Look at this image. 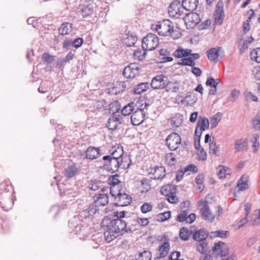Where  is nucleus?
<instances>
[{
    "mask_svg": "<svg viewBox=\"0 0 260 260\" xmlns=\"http://www.w3.org/2000/svg\"><path fill=\"white\" fill-rule=\"evenodd\" d=\"M94 204L97 206L107 205L109 203V197L107 193H100L94 196Z\"/></svg>",
    "mask_w": 260,
    "mask_h": 260,
    "instance_id": "obj_19",
    "label": "nucleus"
},
{
    "mask_svg": "<svg viewBox=\"0 0 260 260\" xmlns=\"http://www.w3.org/2000/svg\"><path fill=\"white\" fill-rule=\"evenodd\" d=\"M228 232L222 230H219L214 232H211L210 233V237L211 238L215 237L225 238L227 237Z\"/></svg>",
    "mask_w": 260,
    "mask_h": 260,
    "instance_id": "obj_38",
    "label": "nucleus"
},
{
    "mask_svg": "<svg viewBox=\"0 0 260 260\" xmlns=\"http://www.w3.org/2000/svg\"><path fill=\"white\" fill-rule=\"evenodd\" d=\"M197 248L198 251L203 254L206 253L209 250L208 244L206 243V241L199 242L197 246Z\"/></svg>",
    "mask_w": 260,
    "mask_h": 260,
    "instance_id": "obj_36",
    "label": "nucleus"
},
{
    "mask_svg": "<svg viewBox=\"0 0 260 260\" xmlns=\"http://www.w3.org/2000/svg\"><path fill=\"white\" fill-rule=\"evenodd\" d=\"M110 193L115 197V204L116 206H125L131 204L132 198L126 193L118 192L117 195L113 192L112 189L110 188Z\"/></svg>",
    "mask_w": 260,
    "mask_h": 260,
    "instance_id": "obj_8",
    "label": "nucleus"
},
{
    "mask_svg": "<svg viewBox=\"0 0 260 260\" xmlns=\"http://www.w3.org/2000/svg\"><path fill=\"white\" fill-rule=\"evenodd\" d=\"M168 197V201L169 202L172 204H176L178 202V198L175 195H174L173 193L169 195Z\"/></svg>",
    "mask_w": 260,
    "mask_h": 260,
    "instance_id": "obj_59",
    "label": "nucleus"
},
{
    "mask_svg": "<svg viewBox=\"0 0 260 260\" xmlns=\"http://www.w3.org/2000/svg\"><path fill=\"white\" fill-rule=\"evenodd\" d=\"M110 153L108 156L114 159H119L123 157V150L121 146H113L110 150Z\"/></svg>",
    "mask_w": 260,
    "mask_h": 260,
    "instance_id": "obj_20",
    "label": "nucleus"
},
{
    "mask_svg": "<svg viewBox=\"0 0 260 260\" xmlns=\"http://www.w3.org/2000/svg\"><path fill=\"white\" fill-rule=\"evenodd\" d=\"M79 216L80 217L82 218H87L90 217V214L89 213V211L88 210V208L86 207L84 209H83L82 211L79 213Z\"/></svg>",
    "mask_w": 260,
    "mask_h": 260,
    "instance_id": "obj_62",
    "label": "nucleus"
},
{
    "mask_svg": "<svg viewBox=\"0 0 260 260\" xmlns=\"http://www.w3.org/2000/svg\"><path fill=\"white\" fill-rule=\"evenodd\" d=\"M101 182L97 180H91L88 185V188L91 190L96 191L100 188Z\"/></svg>",
    "mask_w": 260,
    "mask_h": 260,
    "instance_id": "obj_48",
    "label": "nucleus"
},
{
    "mask_svg": "<svg viewBox=\"0 0 260 260\" xmlns=\"http://www.w3.org/2000/svg\"><path fill=\"white\" fill-rule=\"evenodd\" d=\"M212 250L216 254V258L218 260L228 256L229 247L224 242H218L215 243L212 248Z\"/></svg>",
    "mask_w": 260,
    "mask_h": 260,
    "instance_id": "obj_6",
    "label": "nucleus"
},
{
    "mask_svg": "<svg viewBox=\"0 0 260 260\" xmlns=\"http://www.w3.org/2000/svg\"><path fill=\"white\" fill-rule=\"evenodd\" d=\"M151 180L147 178H143L141 181V188H142L141 192L148 191L151 188L150 183Z\"/></svg>",
    "mask_w": 260,
    "mask_h": 260,
    "instance_id": "obj_32",
    "label": "nucleus"
},
{
    "mask_svg": "<svg viewBox=\"0 0 260 260\" xmlns=\"http://www.w3.org/2000/svg\"><path fill=\"white\" fill-rule=\"evenodd\" d=\"M209 122L208 119L205 117H201L197 126L199 129H200L201 131H204L206 128H208L209 127Z\"/></svg>",
    "mask_w": 260,
    "mask_h": 260,
    "instance_id": "obj_35",
    "label": "nucleus"
},
{
    "mask_svg": "<svg viewBox=\"0 0 260 260\" xmlns=\"http://www.w3.org/2000/svg\"><path fill=\"white\" fill-rule=\"evenodd\" d=\"M165 88L168 91L176 92L179 88V85L176 82H166Z\"/></svg>",
    "mask_w": 260,
    "mask_h": 260,
    "instance_id": "obj_33",
    "label": "nucleus"
},
{
    "mask_svg": "<svg viewBox=\"0 0 260 260\" xmlns=\"http://www.w3.org/2000/svg\"><path fill=\"white\" fill-rule=\"evenodd\" d=\"M248 13L250 14V16L248 19L246 20L243 24V29L244 33H246L250 29L249 22L250 21L251 17L254 15V11L252 9L249 10Z\"/></svg>",
    "mask_w": 260,
    "mask_h": 260,
    "instance_id": "obj_42",
    "label": "nucleus"
},
{
    "mask_svg": "<svg viewBox=\"0 0 260 260\" xmlns=\"http://www.w3.org/2000/svg\"><path fill=\"white\" fill-rule=\"evenodd\" d=\"M218 169L217 175L220 179L224 178L225 177L226 174H229V169L228 168H225L223 166H219Z\"/></svg>",
    "mask_w": 260,
    "mask_h": 260,
    "instance_id": "obj_46",
    "label": "nucleus"
},
{
    "mask_svg": "<svg viewBox=\"0 0 260 260\" xmlns=\"http://www.w3.org/2000/svg\"><path fill=\"white\" fill-rule=\"evenodd\" d=\"M221 113L218 112L211 118V129H213L217 125L219 121L221 119Z\"/></svg>",
    "mask_w": 260,
    "mask_h": 260,
    "instance_id": "obj_37",
    "label": "nucleus"
},
{
    "mask_svg": "<svg viewBox=\"0 0 260 260\" xmlns=\"http://www.w3.org/2000/svg\"><path fill=\"white\" fill-rule=\"evenodd\" d=\"M129 160V158L127 156H123L118 160L119 163V169L121 170H124L128 168L129 166V162L128 161Z\"/></svg>",
    "mask_w": 260,
    "mask_h": 260,
    "instance_id": "obj_39",
    "label": "nucleus"
},
{
    "mask_svg": "<svg viewBox=\"0 0 260 260\" xmlns=\"http://www.w3.org/2000/svg\"><path fill=\"white\" fill-rule=\"evenodd\" d=\"M140 66L136 63H130L125 67L123 71V75L126 78H134L139 74Z\"/></svg>",
    "mask_w": 260,
    "mask_h": 260,
    "instance_id": "obj_12",
    "label": "nucleus"
},
{
    "mask_svg": "<svg viewBox=\"0 0 260 260\" xmlns=\"http://www.w3.org/2000/svg\"><path fill=\"white\" fill-rule=\"evenodd\" d=\"M102 159L104 161V166L109 171L115 172L119 169L118 159L111 158L109 156H104Z\"/></svg>",
    "mask_w": 260,
    "mask_h": 260,
    "instance_id": "obj_13",
    "label": "nucleus"
},
{
    "mask_svg": "<svg viewBox=\"0 0 260 260\" xmlns=\"http://www.w3.org/2000/svg\"><path fill=\"white\" fill-rule=\"evenodd\" d=\"M185 9L180 1H173L169 7L168 13L170 17L175 18H179L182 14Z\"/></svg>",
    "mask_w": 260,
    "mask_h": 260,
    "instance_id": "obj_5",
    "label": "nucleus"
},
{
    "mask_svg": "<svg viewBox=\"0 0 260 260\" xmlns=\"http://www.w3.org/2000/svg\"><path fill=\"white\" fill-rule=\"evenodd\" d=\"M96 205H91L88 207L90 217L95 215L96 213H99V209L96 208Z\"/></svg>",
    "mask_w": 260,
    "mask_h": 260,
    "instance_id": "obj_58",
    "label": "nucleus"
},
{
    "mask_svg": "<svg viewBox=\"0 0 260 260\" xmlns=\"http://www.w3.org/2000/svg\"><path fill=\"white\" fill-rule=\"evenodd\" d=\"M159 39L157 36L153 34L149 33L142 41V47L145 50L151 51L155 49L158 46Z\"/></svg>",
    "mask_w": 260,
    "mask_h": 260,
    "instance_id": "obj_3",
    "label": "nucleus"
},
{
    "mask_svg": "<svg viewBox=\"0 0 260 260\" xmlns=\"http://www.w3.org/2000/svg\"><path fill=\"white\" fill-rule=\"evenodd\" d=\"M184 170L185 173L188 171L196 173L198 171V168L195 165L191 164L185 167Z\"/></svg>",
    "mask_w": 260,
    "mask_h": 260,
    "instance_id": "obj_61",
    "label": "nucleus"
},
{
    "mask_svg": "<svg viewBox=\"0 0 260 260\" xmlns=\"http://www.w3.org/2000/svg\"><path fill=\"white\" fill-rule=\"evenodd\" d=\"M183 20L187 29L192 28L200 21V17L197 13L191 12L186 14Z\"/></svg>",
    "mask_w": 260,
    "mask_h": 260,
    "instance_id": "obj_10",
    "label": "nucleus"
},
{
    "mask_svg": "<svg viewBox=\"0 0 260 260\" xmlns=\"http://www.w3.org/2000/svg\"><path fill=\"white\" fill-rule=\"evenodd\" d=\"M181 141L180 136L177 133H172L166 139V145L171 151L176 150Z\"/></svg>",
    "mask_w": 260,
    "mask_h": 260,
    "instance_id": "obj_7",
    "label": "nucleus"
},
{
    "mask_svg": "<svg viewBox=\"0 0 260 260\" xmlns=\"http://www.w3.org/2000/svg\"><path fill=\"white\" fill-rule=\"evenodd\" d=\"M135 108H137V104L131 102L122 108L121 113L124 116L128 115L135 109Z\"/></svg>",
    "mask_w": 260,
    "mask_h": 260,
    "instance_id": "obj_23",
    "label": "nucleus"
},
{
    "mask_svg": "<svg viewBox=\"0 0 260 260\" xmlns=\"http://www.w3.org/2000/svg\"><path fill=\"white\" fill-rule=\"evenodd\" d=\"M154 179H161L166 175V169L164 167H155L153 173Z\"/></svg>",
    "mask_w": 260,
    "mask_h": 260,
    "instance_id": "obj_26",
    "label": "nucleus"
},
{
    "mask_svg": "<svg viewBox=\"0 0 260 260\" xmlns=\"http://www.w3.org/2000/svg\"><path fill=\"white\" fill-rule=\"evenodd\" d=\"M171 185H164L160 189V192L162 194L165 196H168L172 192H171Z\"/></svg>",
    "mask_w": 260,
    "mask_h": 260,
    "instance_id": "obj_52",
    "label": "nucleus"
},
{
    "mask_svg": "<svg viewBox=\"0 0 260 260\" xmlns=\"http://www.w3.org/2000/svg\"><path fill=\"white\" fill-rule=\"evenodd\" d=\"M152 210V206L150 203L146 202L141 207V210L143 213H147Z\"/></svg>",
    "mask_w": 260,
    "mask_h": 260,
    "instance_id": "obj_51",
    "label": "nucleus"
},
{
    "mask_svg": "<svg viewBox=\"0 0 260 260\" xmlns=\"http://www.w3.org/2000/svg\"><path fill=\"white\" fill-rule=\"evenodd\" d=\"M86 159L93 160L102 156L101 150L99 147L90 146L85 151Z\"/></svg>",
    "mask_w": 260,
    "mask_h": 260,
    "instance_id": "obj_15",
    "label": "nucleus"
},
{
    "mask_svg": "<svg viewBox=\"0 0 260 260\" xmlns=\"http://www.w3.org/2000/svg\"><path fill=\"white\" fill-rule=\"evenodd\" d=\"M259 138V136L258 134H255L252 135V138L251 140V142L252 143V147L254 148L253 152L256 153L259 147V144L257 142V139Z\"/></svg>",
    "mask_w": 260,
    "mask_h": 260,
    "instance_id": "obj_40",
    "label": "nucleus"
},
{
    "mask_svg": "<svg viewBox=\"0 0 260 260\" xmlns=\"http://www.w3.org/2000/svg\"><path fill=\"white\" fill-rule=\"evenodd\" d=\"M192 50L191 49H178L174 52V55L177 58H181L182 57H186L191 53Z\"/></svg>",
    "mask_w": 260,
    "mask_h": 260,
    "instance_id": "obj_30",
    "label": "nucleus"
},
{
    "mask_svg": "<svg viewBox=\"0 0 260 260\" xmlns=\"http://www.w3.org/2000/svg\"><path fill=\"white\" fill-rule=\"evenodd\" d=\"M166 161L170 166L174 165L176 162V159L174 153H170L167 154L166 156Z\"/></svg>",
    "mask_w": 260,
    "mask_h": 260,
    "instance_id": "obj_45",
    "label": "nucleus"
},
{
    "mask_svg": "<svg viewBox=\"0 0 260 260\" xmlns=\"http://www.w3.org/2000/svg\"><path fill=\"white\" fill-rule=\"evenodd\" d=\"M42 58L44 61L48 63H51L54 60V57L47 53L43 54Z\"/></svg>",
    "mask_w": 260,
    "mask_h": 260,
    "instance_id": "obj_55",
    "label": "nucleus"
},
{
    "mask_svg": "<svg viewBox=\"0 0 260 260\" xmlns=\"http://www.w3.org/2000/svg\"><path fill=\"white\" fill-rule=\"evenodd\" d=\"M247 146V142L246 139H239L235 141V149L236 152H239L245 149Z\"/></svg>",
    "mask_w": 260,
    "mask_h": 260,
    "instance_id": "obj_28",
    "label": "nucleus"
},
{
    "mask_svg": "<svg viewBox=\"0 0 260 260\" xmlns=\"http://www.w3.org/2000/svg\"><path fill=\"white\" fill-rule=\"evenodd\" d=\"M182 3L185 10L193 11L197 8L199 0H183Z\"/></svg>",
    "mask_w": 260,
    "mask_h": 260,
    "instance_id": "obj_21",
    "label": "nucleus"
},
{
    "mask_svg": "<svg viewBox=\"0 0 260 260\" xmlns=\"http://www.w3.org/2000/svg\"><path fill=\"white\" fill-rule=\"evenodd\" d=\"M151 29L155 30L159 35L162 36H171L174 31L173 23L169 19H165L157 24H152Z\"/></svg>",
    "mask_w": 260,
    "mask_h": 260,
    "instance_id": "obj_2",
    "label": "nucleus"
},
{
    "mask_svg": "<svg viewBox=\"0 0 260 260\" xmlns=\"http://www.w3.org/2000/svg\"><path fill=\"white\" fill-rule=\"evenodd\" d=\"M219 151V147L217 145L216 143L212 142L209 144V153L211 154L218 155Z\"/></svg>",
    "mask_w": 260,
    "mask_h": 260,
    "instance_id": "obj_43",
    "label": "nucleus"
},
{
    "mask_svg": "<svg viewBox=\"0 0 260 260\" xmlns=\"http://www.w3.org/2000/svg\"><path fill=\"white\" fill-rule=\"evenodd\" d=\"M170 216V211H167L164 213H161L157 215V220L158 221H164L168 219Z\"/></svg>",
    "mask_w": 260,
    "mask_h": 260,
    "instance_id": "obj_49",
    "label": "nucleus"
},
{
    "mask_svg": "<svg viewBox=\"0 0 260 260\" xmlns=\"http://www.w3.org/2000/svg\"><path fill=\"white\" fill-rule=\"evenodd\" d=\"M128 222L125 220L118 218L111 219L109 217H105L101 225L105 231L104 236L107 242H110L119 235L131 231L127 226Z\"/></svg>",
    "mask_w": 260,
    "mask_h": 260,
    "instance_id": "obj_1",
    "label": "nucleus"
},
{
    "mask_svg": "<svg viewBox=\"0 0 260 260\" xmlns=\"http://www.w3.org/2000/svg\"><path fill=\"white\" fill-rule=\"evenodd\" d=\"M119 178V176L117 174L110 176L108 180L109 184L113 186L117 185L120 183Z\"/></svg>",
    "mask_w": 260,
    "mask_h": 260,
    "instance_id": "obj_53",
    "label": "nucleus"
},
{
    "mask_svg": "<svg viewBox=\"0 0 260 260\" xmlns=\"http://www.w3.org/2000/svg\"><path fill=\"white\" fill-rule=\"evenodd\" d=\"M179 64L182 66L193 67L196 63L192 58L189 57L188 58H184L180 59V61L179 62Z\"/></svg>",
    "mask_w": 260,
    "mask_h": 260,
    "instance_id": "obj_44",
    "label": "nucleus"
},
{
    "mask_svg": "<svg viewBox=\"0 0 260 260\" xmlns=\"http://www.w3.org/2000/svg\"><path fill=\"white\" fill-rule=\"evenodd\" d=\"M167 81V77L166 76L159 75L153 78L150 85L154 89H163L165 87Z\"/></svg>",
    "mask_w": 260,
    "mask_h": 260,
    "instance_id": "obj_14",
    "label": "nucleus"
},
{
    "mask_svg": "<svg viewBox=\"0 0 260 260\" xmlns=\"http://www.w3.org/2000/svg\"><path fill=\"white\" fill-rule=\"evenodd\" d=\"M253 128L256 130H260V116L258 114L255 116L252 120Z\"/></svg>",
    "mask_w": 260,
    "mask_h": 260,
    "instance_id": "obj_54",
    "label": "nucleus"
},
{
    "mask_svg": "<svg viewBox=\"0 0 260 260\" xmlns=\"http://www.w3.org/2000/svg\"><path fill=\"white\" fill-rule=\"evenodd\" d=\"M247 181L248 177L246 175H242L238 181L237 186L239 187L238 190L243 191L247 189L248 188Z\"/></svg>",
    "mask_w": 260,
    "mask_h": 260,
    "instance_id": "obj_25",
    "label": "nucleus"
},
{
    "mask_svg": "<svg viewBox=\"0 0 260 260\" xmlns=\"http://www.w3.org/2000/svg\"><path fill=\"white\" fill-rule=\"evenodd\" d=\"M148 106V104H145L144 108H140V103L137 104V109L131 115V122L134 125H138L144 121L145 116L144 110Z\"/></svg>",
    "mask_w": 260,
    "mask_h": 260,
    "instance_id": "obj_4",
    "label": "nucleus"
},
{
    "mask_svg": "<svg viewBox=\"0 0 260 260\" xmlns=\"http://www.w3.org/2000/svg\"><path fill=\"white\" fill-rule=\"evenodd\" d=\"M72 30V24L69 22L63 23L59 28V34L62 36L67 35Z\"/></svg>",
    "mask_w": 260,
    "mask_h": 260,
    "instance_id": "obj_22",
    "label": "nucleus"
},
{
    "mask_svg": "<svg viewBox=\"0 0 260 260\" xmlns=\"http://www.w3.org/2000/svg\"><path fill=\"white\" fill-rule=\"evenodd\" d=\"M78 171V169L75 165H71L65 169L64 174L67 178H72L75 176Z\"/></svg>",
    "mask_w": 260,
    "mask_h": 260,
    "instance_id": "obj_29",
    "label": "nucleus"
},
{
    "mask_svg": "<svg viewBox=\"0 0 260 260\" xmlns=\"http://www.w3.org/2000/svg\"><path fill=\"white\" fill-rule=\"evenodd\" d=\"M140 255L141 260H150L151 258V253L149 251H144L140 253Z\"/></svg>",
    "mask_w": 260,
    "mask_h": 260,
    "instance_id": "obj_57",
    "label": "nucleus"
},
{
    "mask_svg": "<svg viewBox=\"0 0 260 260\" xmlns=\"http://www.w3.org/2000/svg\"><path fill=\"white\" fill-rule=\"evenodd\" d=\"M0 205L4 210L8 211L13 205L11 193L9 191H0Z\"/></svg>",
    "mask_w": 260,
    "mask_h": 260,
    "instance_id": "obj_9",
    "label": "nucleus"
},
{
    "mask_svg": "<svg viewBox=\"0 0 260 260\" xmlns=\"http://www.w3.org/2000/svg\"><path fill=\"white\" fill-rule=\"evenodd\" d=\"M207 237V234L205 230L201 229L196 232L193 236V238L196 241L200 242L205 241Z\"/></svg>",
    "mask_w": 260,
    "mask_h": 260,
    "instance_id": "obj_27",
    "label": "nucleus"
},
{
    "mask_svg": "<svg viewBox=\"0 0 260 260\" xmlns=\"http://www.w3.org/2000/svg\"><path fill=\"white\" fill-rule=\"evenodd\" d=\"M250 55L252 60L257 62H260V48L253 49L250 52Z\"/></svg>",
    "mask_w": 260,
    "mask_h": 260,
    "instance_id": "obj_41",
    "label": "nucleus"
},
{
    "mask_svg": "<svg viewBox=\"0 0 260 260\" xmlns=\"http://www.w3.org/2000/svg\"><path fill=\"white\" fill-rule=\"evenodd\" d=\"M137 39L136 37L130 36L127 37L126 40H124V43L129 47L133 46L135 45Z\"/></svg>",
    "mask_w": 260,
    "mask_h": 260,
    "instance_id": "obj_56",
    "label": "nucleus"
},
{
    "mask_svg": "<svg viewBox=\"0 0 260 260\" xmlns=\"http://www.w3.org/2000/svg\"><path fill=\"white\" fill-rule=\"evenodd\" d=\"M83 40L82 38H78L73 41V47L78 48L80 47L83 44Z\"/></svg>",
    "mask_w": 260,
    "mask_h": 260,
    "instance_id": "obj_60",
    "label": "nucleus"
},
{
    "mask_svg": "<svg viewBox=\"0 0 260 260\" xmlns=\"http://www.w3.org/2000/svg\"><path fill=\"white\" fill-rule=\"evenodd\" d=\"M188 213L187 209L181 210V212L178 215L177 218V221L183 222L185 221L186 222Z\"/></svg>",
    "mask_w": 260,
    "mask_h": 260,
    "instance_id": "obj_50",
    "label": "nucleus"
},
{
    "mask_svg": "<svg viewBox=\"0 0 260 260\" xmlns=\"http://www.w3.org/2000/svg\"><path fill=\"white\" fill-rule=\"evenodd\" d=\"M170 249V243L169 242H165L163 244L159 247V250L160 251L159 255L160 257H166L168 253V251Z\"/></svg>",
    "mask_w": 260,
    "mask_h": 260,
    "instance_id": "obj_34",
    "label": "nucleus"
},
{
    "mask_svg": "<svg viewBox=\"0 0 260 260\" xmlns=\"http://www.w3.org/2000/svg\"><path fill=\"white\" fill-rule=\"evenodd\" d=\"M206 53L208 58L215 62L219 61L224 56V51L220 47L211 48Z\"/></svg>",
    "mask_w": 260,
    "mask_h": 260,
    "instance_id": "obj_11",
    "label": "nucleus"
},
{
    "mask_svg": "<svg viewBox=\"0 0 260 260\" xmlns=\"http://www.w3.org/2000/svg\"><path fill=\"white\" fill-rule=\"evenodd\" d=\"M179 236L182 240L187 241L189 237L188 229L184 227L182 228L180 230Z\"/></svg>",
    "mask_w": 260,
    "mask_h": 260,
    "instance_id": "obj_47",
    "label": "nucleus"
},
{
    "mask_svg": "<svg viewBox=\"0 0 260 260\" xmlns=\"http://www.w3.org/2000/svg\"><path fill=\"white\" fill-rule=\"evenodd\" d=\"M239 91L237 89H234L232 91L231 93V96L232 99V101L233 102H235L237 100V99L239 96Z\"/></svg>",
    "mask_w": 260,
    "mask_h": 260,
    "instance_id": "obj_63",
    "label": "nucleus"
},
{
    "mask_svg": "<svg viewBox=\"0 0 260 260\" xmlns=\"http://www.w3.org/2000/svg\"><path fill=\"white\" fill-rule=\"evenodd\" d=\"M214 17L216 23L220 25L222 23L224 17V13L223 11V4L222 1H219L217 4Z\"/></svg>",
    "mask_w": 260,
    "mask_h": 260,
    "instance_id": "obj_16",
    "label": "nucleus"
},
{
    "mask_svg": "<svg viewBox=\"0 0 260 260\" xmlns=\"http://www.w3.org/2000/svg\"><path fill=\"white\" fill-rule=\"evenodd\" d=\"M149 87V84L148 82L141 83L137 85L133 89L135 94H140L141 93L146 91Z\"/></svg>",
    "mask_w": 260,
    "mask_h": 260,
    "instance_id": "obj_24",
    "label": "nucleus"
},
{
    "mask_svg": "<svg viewBox=\"0 0 260 260\" xmlns=\"http://www.w3.org/2000/svg\"><path fill=\"white\" fill-rule=\"evenodd\" d=\"M121 122L122 117L120 115H112L109 117L107 123V126L111 130H114L121 123Z\"/></svg>",
    "mask_w": 260,
    "mask_h": 260,
    "instance_id": "obj_18",
    "label": "nucleus"
},
{
    "mask_svg": "<svg viewBox=\"0 0 260 260\" xmlns=\"http://www.w3.org/2000/svg\"><path fill=\"white\" fill-rule=\"evenodd\" d=\"M147 50L144 49L142 47V48L137 49L134 52L133 55L134 58L139 60H143L146 56V51Z\"/></svg>",
    "mask_w": 260,
    "mask_h": 260,
    "instance_id": "obj_31",
    "label": "nucleus"
},
{
    "mask_svg": "<svg viewBox=\"0 0 260 260\" xmlns=\"http://www.w3.org/2000/svg\"><path fill=\"white\" fill-rule=\"evenodd\" d=\"M200 211L203 218L205 220L210 222L213 221L214 216L212 214L206 201L203 202V206L201 207Z\"/></svg>",
    "mask_w": 260,
    "mask_h": 260,
    "instance_id": "obj_17",
    "label": "nucleus"
},
{
    "mask_svg": "<svg viewBox=\"0 0 260 260\" xmlns=\"http://www.w3.org/2000/svg\"><path fill=\"white\" fill-rule=\"evenodd\" d=\"M180 255L179 251H174L169 256V260H178Z\"/></svg>",
    "mask_w": 260,
    "mask_h": 260,
    "instance_id": "obj_64",
    "label": "nucleus"
}]
</instances>
